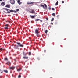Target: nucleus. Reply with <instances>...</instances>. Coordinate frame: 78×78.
I'll use <instances>...</instances> for the list:
<instances>
[{
	"instance_id": "nucleus-20",
	"label": "nucleus",
	"mask_w": 78,
	"mask_h": 78,
	"mask_svg": "<svg viewBox=\"0 0 78 78\" xmlns=\"http://www.w3.org/2000/svg\"><path fill=\"white\" fill-rule=\"evenodd\" d=\"M21 70H22V68H20L18 69H17V71H18V72H20V71Z\"/></svg>"
},
{
	"instance_id": "nucleus-43",
	"label": "nucleus",
	"mask_w": 78,
	"mask_h": 78,
	"mask_svg": "<svg viewBox=\"0 0 78 78\" xmlns=\"http://www.w3.org/2000/svg\"><path fill=\"white\" fill-rule=\"evenodd\" d=\"M44 52H46V50H44Z\"/></svg>"
},
{
	"instance_id": "nucleus-28",
	"label": "nucleus",
	"mask_w": 78,
	"mask_h": 78,
	"mask_svg": "<svg viewBox=\"0 0 78 78\" xmlns=\"http://www.w3.org/2000/svg\"><path fill=\"white\" fill-rule=\"evenodd\" d=\"M21 77V75H19L18 76V78H20Z\"/></svg>"
},
{
	"instance_id": "nucleus-40",
	"label": "nucleus",
	"mask_w": 78,
	"mask_h": 78,
	"mask_svg": "<svg viewBox=\"0 0 78 78\" xmlns=\"http://www.w3.org/2000/svg\"><path fill=\"white\" fill-rule=\"evenodd\" d=\"M46 20H48V18H46Z\"/></svg>"
},
{
	"instance_id": "nucleus-35",
	"label": "nucleus",
	"mask_w": 78,
	"mask_h": 78,
	"mask_svg": "<svg viewBox=\"0 0 78 78\" xmlns=\"http://www.w3.org/2000/svg\"><path fill=\"white\" fill-rule=\"evenodd\" d=\"M62 3H64V1H62Z\"/></svg>"
},
{
	"instance_id": "nucleus-15",
	"label": "nucleus",
	"mask_w": 78,
	"mask_h": 78,
	"mask_svg": "<svg viewBox=\"0 0 78 78\" xmlns=\"http://www.w3.org/2000/svg\"><path fill=\"white\" fill-rule=\"evenodd\" d=\"M58 3H59V1H58L57 2H56V3H55V5L56 6H57V5H58Z\"/></svg>"
},
{
	"instance_id": "nucleus-31",
	"label": "nucleus",
	"mask_w": 78,
	"mask_h": 78,
	"mask_svg": "<svg viewBox=\"0 0 78 78\" xmlns=\"http://www.w3.org/2000/svg\"><path fill=\"white\" fill-rule=\"evenodd\" d=\"M53 20H54V18H52V20H51V21L52 22H53Z\"/></svg>"
},
{
	"instance_id": "nucleus-18",
	"label": "nucleus",
	"mask_w": 78,
	"mask_h": 78,
	"mask_svg": "<svg viewBox=\"0 0 78 78\" xmlns=\"http://www.w3.org/2000/svg\"><path fill=\"white\" fill-rule=\"evenodd\" d=\"M3 9H4L5 10H6V11H9V9H7V8H3Z\"/></svg>"
},
{
	"instance_id": "nucleus-36",
	"label": "nucleus",
	"mask_w": 78,
	"mask_h": 78,
	"mask_svg": "<svg viewBox=\"0 0 78 78\" xmlns=\"http://www.w3.org/2000/svg\"><path fill=\"white\" fill-rule=\"evenodd\" d=\"M7 12V13H8V14H10V12H9V11H8V12Z\"/></svg>"
},
{
	"instance_id": "nucleus-29",
	"label": "nucleus",
	"mask_w": 78,
	"mask_h": 78,
	"mask_svg": "<svg viewBox=\"0 0 78 78\" xmlns=\"http://www.w3.org/2000/svg\"><path fill=\"white\" fill-rule=\"evenodd\" d=\"M4 50V49H2V48H0V50H1V51H2V50Z\"/></svg>"
},
{
	"instance_id": "nucleus-49",
	"label": "nucleus",
	"mask_w": 78,
	"mask_h": 78,
	"mask_svg": "<svg viewBox=\"0 0 78 78\" xmlns=\"http://www.w3.org/2000/svg\"><path fill=\"white\" fill-rule=\"evenodd\" d=\"M1 6V5H0V6Z\"/></svg>"
},
{
	"instance_id": "nucleus-9",
	"label": "nucleus",
	"mask_w": 78,
	"mask_h": 78,
	"mask_svg": "<svg viewBox=\"0 0 78 78\" xmlns=\"http://www.w3.org/2000/svg\"><path fill=\"white\" fill-rule=\"evenodd\" d=\"M39 33V30H38L37 29H35V34H36V33Z\"/></svg>"
},
{
	"instance_id": "nucleus-33",
	"label": "nucleus",
	"mask_w": 78,
	"mask_h": 78,
	"mask_svg": "<svg viewBox=\"0 0 78 78\" xmlns=\"http://www.w3.org/2000/svg\"><path fill=\"white\" fill-rule=\"evenodd\" d=\"M5 27H8V24H6L5 25Z\"/></svg>"
},
{
	"instance_id": "nucleus-48",
	"label": "nucleus",
	"mask_w": 78,
	"mask_h": 78,
	"mask_svg": "<svg viewBox=\"0 0 78 78\" xmlns=\"http://www.w3.org/2000/svg\"><path fill=\"white\" fill-rule=\"evenodd\" d=\"M60 62H61V61H60Z\"/></svg>"
},
{
	"instance_id": "nucleus-47",
	"label": "nucleus",
	"mask_w": 78,
	"mask_h": 78,
	"mask_svg": "<svg viewBox=\"0 0 78 78\" xmlns=\"http://www.w3.org/2000/svg\"><path fill=\"white\" fill-rule=\"evenodd\" d=\"M1 73H3V72H1Z\"/></svg>"
},
{
	"instance_id": "nucleus-44",
	"label": "nucleus",
	"mask_w": 78,
	"mask_h": 78,
	"mask_svg": "<svg viewBox=\"0 0 78 78\" xmlns=\"http://www.w3.org/2000/svg\"><path fill=\"white\" fill-rule=\"evenodd\" d=\"M1 71H2V70H1V69H0V72H1Z\"/></svg>"
},
{
	"instance_id": "nucleus-34",
	"label": "nucleus",
	"mask_w": 78,
	"mask_h": 78,
	"mask_svg": "<svg viewBox=\"0 0 78 78\" xmlns=\"http://www.w3.org/2000/svg\"><path fill=\"white\" fill-rule=\"evenodd\" d=\"M16 11H19V9H16Z\"/></svg>"
},
{
	"instance_id": "nucleus-22",
	"label": "nucleus",
	"mask_w": 78,
	"mask_h": 78,
	"mask_svg": "<svg viewBox=\"0 0 78 78\" xmlns=\"http://www.w3.org/2000/svg\"><path fill=\"white\" fill-rule=\"evenodd\" d=\"M23 58H24V59H28V57H23Z\"/></svg>"
},
{
	"instance_id": "nucleus-5",
	"label": "nucleus",
	"mask_w": 78,
	"mask_h": 78,
	"mask_svg": "<svg viewBox=\"0 0 78 78\" xmlns=\"http://www.w3.org/2000/svg\"><path fill=\"white\" fill-rule=\"evenodd\" d=\"M10 12H14V13H17V11L15 10L14 11L13 10H11L9 11Z\"/></svg>"
},
{
	"instance_id": "nucleus-2",
	"label": "nucleus",
	"mask_w": 78,
	"mask_h": 78,
	"mask_svg": "<svg viewBox=\"0 0 78 78\" xmlns=\"http://www.w3.org/2000/svg\"><path fill=\"white\" fill-rule=\"evenodd\" d=\"M16 44L18 45H19L20 47H23L24 46L23 44H21V43H20V42H16Z\"/></svg>"
},
{
	"instance_id": "nucleus-10",
	"label": "nucleus",
	"mask_w": 78,
	"mask_h": 78,
	"mask_svg": "<svg viewBox=\"0 0 78 78\" xmlns=\"http://www.w3.org/2000/svg\"><path fill=\"white\" fill-rule=\"evenodd\" d=\"M5 7L6 8H10V5H7L5 6Z\"/></svg>"
},
{
	"instance_id": "nucleus-32",
	"label": "nucleus",
	"mask_w": 78,
	"mask_h": 78,
	"mask_svg": "<svg viewBox=\"0 0 78 78\" xmlns=\"http://www.w3.org/2000/svg\"><path fill=\"white\" fill-rule=\"evenodd\" d=\"M51 9V8L50 6H49V7H48V9H49V10H50V9Z\"/></svg>"
},
{
	"instance_id": "nucleus-38",
	"label": "nucleus",
	"mask_w": 78,
	"mask_h": 78,
	"mask_svg": "<svg viewBox=\"0 0 78 78\" xmlns=\"http://www.w3.org/2000/svg\"><path fill=\"white\" fill-rule=\"evenodd\" d=\"M57 17L58 18V17H59V15H57Z\"/></svg>"
},
{
	"instance_id": "nucleus-39",
	"label": "nucleus",
	"mask_w": 78,
	"mask_h": 78,
	"mask_svg": "<svg viewBox=\"0 0 78 78\" xmlns=\"http://www.w3.org/2000/svg\"><path fill=\"white\" fill-rule=\"evenodd\" d=\"M40 21V22H42V20H39Z\"/></svg>"
},
{
	"instance_id": "nucleus-46",
	"label": "nucleus",
	"mask_w": 78,
	"mask_h": 78,
	"mask_svg": "<svg viewBox=\"0 0 78 78\" xmlns=\"http://www.w3.org/2000/svg\"><path fill=\"white\" fill-rule=\"evenodd\" d=\"M2 0H0V2H2Z\"/></svg>"
},
{
	"instance_id": "nucleus-14",
	"label": "nucleus",
	"mask_w": 78,
	"mask_h": 78,
	"mask_svg": "<svg viewBox=\"0 0 78 78\" xmlns=\"http://www.w3.org/2000/svg\"><path fill=\"white\" fill-rule=\"evenodd\" d=\"M39 33L38 32V33L35 34L37 35V37H40V35H39Z\"/></svg>"
},
{
	"instance_id": "nucleus-6",
	"label": "nucleus",
	"mask_w": 78,
	"mask_h": 78,
	"mask_svg": "<svg viewBox=\"0 0 78 78\" xmlns=\"http://www.w3.org/2000/svg\"><path fill=\"white\" fill-rule=\"evenodd\" d=\"M19 45H15L14 46V48L15 49H19Z\"/></svg>"
},
{
	"instance_id": "nucleus-17",
	"label": "nucleus",
	"mask_w": 78,
	"mask_h": 78,
	"mask_svg": "<svg viewBox=\"0 0 78 78\" xmlns=\"http://www.w3.org/2000/svg\"><path fill=\"white\" fill-rule=\"evenodd\" d=\"M4 61H8V59L7 58H5Z\"/></svg>"
},
{
	"instance_id": "nucleus-30",
	"label": "nucleus",
	"mask_w": 78,
	"mask_h": 78,
	"mask_svg": "<svg viewBox=\"0 0 78 78\" xmlns=\"http://www.w3.org/2000/svg\"><path fill=\"white\" fill-rule=\"evenodd\" d=\"M52 11H55V8H52Z\"/></svg>"
},
{
	"instance_id": "nucleus-41",
	"label": "nucleus",
	"mask_w": 78,
	"mask_h": 78,
	"mask_svg": "<svg viewBox=\"0 0 78 78\" xmlns=\"http://www.w3.org/2000/svg\"><path fill=\"white\" fill-rule=\"evenodd\" d=\"M51 25H53V23H51Z\"/></svg>"
},
{
	"instance_id": "nucleus-21",
	"label": "nucleus",
	"mask_w": 78,
	"mask_h": 78,
	"mask_svg": "<svg viewBox=\"0 0 78 78\" xmlns=\"http://www.w3.org/2000/svg\"><path fill=\"white\" fill-rule=\"evenodd\" d=\"M4 72H5V73H8V70H4Z\"/></svg>"
},
{
	"instance_id": "nucleus-24",
	"label": "nucleus",
	"mask_w": 78,
	"mask_h": 78,
	"mask_svg": "<svg viewBox=\"0 0 78 78\" xmlns=\"http://www.w3.org/2000/svg\"><path fill=\"white\" fill-rule=\"evenodd\" d=\"M4 29H5V30H8L9 28L8 27H5L4 28Z\"/></svg>"
},
{
	"instance_id": "nucleus-1",
	"label": "nucleus",
	"mask_w": 78,
	"mask_h": 78,
	"mask_svg": "<svg viewBox=\"0 0 78 78\" xmlns=\"http://www.w3.org/2000/svg\"><path fill=\"white\" fill-rule=\"evenodd\" d=\"M44 5H40V6H41L42 7V8H43L44 9H47V5H46V4H44Z\"/></svg>"
},
{
	"instance_id": "nucleus-7",
	"label": "nucleus",
	"mask_w": 78,
	"mask_h": 78,
	"mask_svg": "<svg viewBox=\"0 0 78 78\" xmlns=\"http://www.w3.org/2000/svg\"><path fill=\"white\" fill-rule=\"evenodd\" d=\"M33 4V2H27V5H31V4Z\"/></svg>"
},
{
	"instance_id": "nucleus-13",
	"label": "nucleus",
	"mask_w": 78,
	"mask_h": 78,
	"mask_svg": "<svg viewBox=\"0 0 78 78\" xmlns=\"http://www.w3.org/2000/svg\"><path fill=\"white\" fill-rule=\"evenodd\" d=\"M11 64V62H10L9 61L7 62L6 63V64H7V65H9V64Z\"/></svg>"
},
{
	"instance_id": "nucleus-16",
	"label": "nucleus",
	"mask_w": 78,
	"mask_h": 78,
	"mask_svg": "<svg viewBox=\"0 0 78 78\" xmlns=\"http://www.w3.org/2000/svg\"><path fill=\"white\" fill-rule=\"evenodd\" d=\"M30 17H31V18H32V19H33V18H34L35 17H34V16H31V15H30Z\"/></svg>"
},
{
	"instance_id": "nucleus-26",
	"label": "nucleus",
	"mask_w": 78,
	"mask_h": 78,
	"mask_svg": "<svg viewBox=\"0 0 78 78\" xmlns=\"http://www.w3.org/2000/svg\"><path fill=\"white\" fill-rule=\"evenodd\" d=\"M48 32V30H46L45 31V33L47 34V33Z\"/></svg>"
},
{
	"instance_id": "nucleus-12",
	"label": "nucleus",
	"mask_w": 78,
	"mask_h": 78,
	"mask_svg": "<svg viewBox=\"0 0 78 78\" xmlns=\"http://www.w3.org/2000/svg\"><path fill=\"white\" fill-rule=\"evenodd\" d=\"M10 69H12V70H14L15 69V67L12 66V67L10 68Z\"/></svg>"
},
{
	"instance_id": "nucleus-27",
	"label": "nucleus",
	"mask_w": 78,
	"mask_h": 78,
	"mask_svg": "<svg viewBox=\"0 0 78 78\" xmlns=\"http://www.w3.org/2000/svg\"><path fill=\"white\" fill-rule=\"evenodd\" d=\"M52 16H56V14H55V13H53L52 14Z\"/></svg>"
},
{
	"instance_id": "nucleus-37",
	"label": "nucleus",
	"mask_w": 78,
	"mask_h": 78,
	"mask_svg": "<svg viewBox=\"0 0 78 78\" xmlns=\"http://www.w3.org/2000/svg\"><path fill=\"white\" fill-rule=\"evenodd\" d=\"M14 61H15V62H16V58H15L14 59Z\"/></svg>"
},
{
	"instance_id": "nucleus-42",
	"label": "nucleus",
	"mask_w": 78,
	"mask_h": 78,
	"mask_svg": "<svg viewBox=\"0 0 78 78\" xmlns=\"http://www.w3.org/2000/svg\"><path fill=\"white\" fill-rule=\"evenodd\" d=\"M49 27H50V28H51V26H50Z\"/></svg>"
},
{
	"instance_id": "nucleus-19",
	"label": "nucleus",
	"mask_w": 78,
	"mask_h": 78,
	"mask_svg": "<svg viewBox=\"0 0 78 78\" xmlns=\"http://www.w3.org/2000/svg\"><path fill=\"white\" fill-rule=\"evenodd\" d=\"M23 53L24 56H26L27 54V53H25L24 52H23Z\"/></svg>"
},
{
	"instance_id": "nucleus-3",
	"label": "nucleus",
	"mask_w": 78,
	"mask_h": 78,
	"mask_svg": "<svg viewBox=\"0 0 78 78\" xmlns=\"http://www.w3.org/2000/svg\"><path fill=\"white\" fill-rule=\"evenodd\" d=\"M10 2L12 5H14L15 3V1L14 0H10Z\"/></svg>"
},
{
	"instance_id": "nucleus-11",
	"label": "nucleus",
	"mask_w": 78,
	"mask_h": 78,
	"mask_svg": "<svg viewBox=\"0 0 78 78\" xmlns=\"http://www.w3.org/2000/svg\"><path fill=\"white\" fill-rule=\"evenodd\" d=\"M18 3L19 4V5H20L22 3V2H20V0H18L17 1Z\"/></svg>"
},
{
	"instance_id": "nucleus-8",
	"label": "nucleus",
	"mask_w": 78,
	"mask_h": 78,
	"mask_svg": "<svg viewBox=\"0 0 78 78\" xmlns=\"http://www.w3.org/2000/svg\"><path fill=\"white\" fill-rule=\"evenodd\" d=\"M1 6H5V2H2L1 3Z\"/></svg>"
},
{
	"instance_id": "nucleus-50",
	"label": "nucleus",
	"mask_w": 78,
	"mask_h": 78,
	"mask_svg": "<svg viewBox=\"0 0 78 78\" xmlns=\"http://www.w3.org/2000/svg\"><path fill=\"white\" fill-rule=\"evenodd\" d=\"M4 12H5V11H4Z\"/></svg>"
},
{
	"instance_id": "nucleus-45",
	"label": "nucleus",
	"mask_w": 78,
	"mask_h": 78,
	"mask_svg": "<svg viewBox=\"0 0 78 78\" xmlns=\"http://www.w3.org/2000/svg\"><path fill=\"white\" fill-rule=\"evenodd\" d=\"M37 59H38V60H39L40 59H39V58H37Z\"/></svg>"
},
{
	"instance_id": "nucleus-23",
	"label": "nucleus",
	"mask_w": 78,
	"mask_h": 78,
	"mask_svg": "<svg viewBox=\"0 0 78 78\" xmlns=\"http://www.w3.org/2000/svg\"><path fill=\"white\" fill-rule=\"evenodd\" d=\"M39 20H40L39 19H37L35 20V21L36 22H37V21H39Z\"/></svg>"
},
{
	"instance_id": "nucleus-4",
	"label": "nucleus",
	"mask_w": 78,
	"mask_h": 78,
	"mask_svg": "<svg viewBox=\"0 0 78 78\" xmlns=\"http://www.w3.org/2000/svg\"><path fill=\"white\" fill-rule=\"evenodd\" d=\"M31 11H30L29 12L30 13H31L32 14H34L35 13V11L34 9H31Z\"/></svg>"
},
{
	"instance_id": "nucleus-25",
	"label": "nucleus",
	"mask_w": 78,
	"mask_h": 78,
	"mask_svg": "<svg viewBox=\"0 0 78 78\" xmlns=\"http://www.w3.org/2000/svg\"><path fill=\"white\" fill-rule=\"evenodd\" d=\"M31 52H30L29 53V56H31Z\"/></svg>"
}]
</instances>
